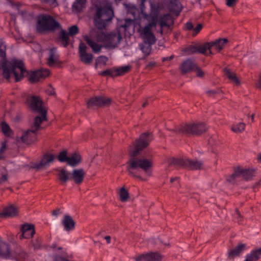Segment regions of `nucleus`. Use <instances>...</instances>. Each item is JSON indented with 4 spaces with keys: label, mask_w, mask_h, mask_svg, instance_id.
<instances>
[{
    "label": "nucleus",
    "mask_w": 261,
    "mask_h": 261,
    "mask_svg": "<svg viewBox=\"0 0 261 261\" xmlns=\"http://www.w3.org/2000/svg\"><path fill=\"white\" fill-rule=\"evenodd\" d=\"M151 140L150 134L144 133L136 141V144L134 146H130L129 148V154L132 158L127 163V171L129 174L142 181H146V179L136 175L134 170L141 169L148 176H151L152 175L151 168L153 166V163L151 160L144 157L138 158H135L134 157L137 156L141 150L146 147Z\"/></svg>",
    "instance_id": "1"
},
{
    "label": "nucleus",
    "mask_w": 261,
    "mask_h": 261,
    "mask_svg": "<svg viewBox=\"0 0 261 261\" xmlns=\"http://www.w3.org/2000/svg\"><path fill=\"white\" fill-rule=\"evenodd\" d=\"M151 140L150 134L144 133L136 141V144L134 146H130L129 148V154L132 158L127 163V171L129 174L142 181H146V179L136 175L134 170L141 169L148 176H151L152 175L151 168L153 166V163L151 160L144 157L138 158H135L134 157L137 156L141 150L146 147Z\"/></svg>",
    "instance_id": "2"
},
{
    "label": "nucleus",
    "mask_w": 261,
    "mask_h": 261,
    "mask_svg": "<svg viewBox=\"0 0 261 261\" xmlns=\"http://www.w3.org/2000/svg\"><path fill=\"white\" fill-rule=\"evenodd\" d=\"M151 140L150 134L144 133L136 141V144L134 146H130L129 148V154L132 158L127 163V171L129 174L142 181H146V179L136 175L134 170L141 169L148 176H151L152 175L151 168L153 166V163L151 160L144 157L138 158H135L134 157L137 156L141 150L146 147Z\"/></svg>",
    "instance_id": "3"
},
{
    "label": "nucleus",
    "mask_w": 261,
    "mask_h": 261,
    "mask_svg": "<svg viewBox=\"0 0 261 261\" xmlns=\"http://www.w3.org/2000/svg\"><path fill=\"white\" fill-rule=\"evenodd\" d=\"M3 68L4 77L8 81L14 79L16 82L20 81L23 77L28 74V80L31 83H34L45 79L50 74L48 69H40L28 74L22 62L16 60H12L11 63H3Z\"/></svg>",
    "instance_id": "4"
},
{
    "label": "nucleus",
    "mask_w": 261,
    "mask_h": 261,
    "mask_svg": "<svg viewBox=\"0 0 261 261\" xmlns=\"http://www.w3.org/2000/svg\"><path fill=\"white\" fill-rule=\"evenodd\" d=\"M90 37H85V40L95 53H99L102 47L111 49L117 47L122 38L118 30L107 33L99 31L95 35L91 32Z\"/></svg>",
    "instance_id": "5"
},
{
    "label": "nucleus",
    "mask_w": 261,
    "mask_h": 261,
    "mask_svg": "<svg viewBox=\"0 0 261 261\" xmlns=\"http://www.w3.org/2000/svg\"><path fill=\"white\" fill-rule=\"evenodd\" d=\"M171 130L179 134L199 136L206 132L207 126L202 121H191L175 126Z\"/></svg>",
    "instance_id": "6"
},
{
    "label": "nucleus",
    "mask_w": 261,
    "mask_h": 261,
    "mask_svg": "<svg viewBox=\"0 0 261 261\" xmlns=\"http://www.w3.org/2000/svg\"><path fill=\"white\" fill-rule=\"evenodd\" d=\"M61 29V24L50 15H42L38 18L36 30L39 33L53 32Z\"/></svg>",
    "instance_id": "7"
},
{
    "label": "nucleus",
    "mask_w": 261,
    "mask_h": 261,
    "mask_svg": "<svg viewBox=\"0 0 261 261\" xmlns=\"http://www.w3.org/2000/svg\"><path fill=\"white\" fill-rule=\"evenodd\" d=\"M113 16L114 13L110 6L98 8L94 17L96 27L99 29L105 28L107 23L112 20Z\"/></svg>",
    "instance_id": "8"
},
{
    "label": "nucleus",
    "mask_w": 261,
    "mask_h": 261,
    "mask_svg": "<svg viewBox=\"0 0 261 261\" xmlns=\"http://www.w3.org/2000/svg\"><path fill=\"white\" fill-rule=\"evenodd\" d=\"M148 20L149 23L140 31V35L144 42L153 44L155 42L156 39L151 31V28L155 27L159 21L158 15H151Z\"/></svg>",
    "instance_id": "9"
},
{
    "label": "nucleus",
    "mask_w": 261,
    "mask_h": 261,
    "mask_svg": "<svg viewBox=\"0 0 261 261\" xmlns=\"http://www.w3.org/2000/svg\"><path fill=\"white\" fill-rule=\"evenodd\" d=\"M256 170L254 168H245L240 166L234 168V172L231 175L232 179L241 176L246 181L250 180L255 176Z\"/></svg>",
    "instance_id": "10"
},
{
    "label": "nucleus",
    "mask_w": 261,
    "mask_h": 261,
    "mask_svg": "<svg viewBox=\"0 0 261 261\" xmlns=\"http://www.w3.org/2000/svg\"><path fill=\"white\" fill-rule=\"evenodd\" d=\"M55 155L51 152L45 153L39 162L33 163L31 168L34 169L36 171H39L45 169L49 164L53 162Z\"/></svg>",
    "instance_id": "11"
},
{
    "label": "nucleus",
    "mask_w": 261,
    "mask_h": 261,
    "mask_svg": "<svg viewBox=\"0 0 261 261\" xmlns=\"http://www.w3.org/2000/svg\"><path fill=\"white\" fill-rule=\"evenodd\" d=\"M25 103L30 109L37 113L42 112L43 110H47L43 106L42 100L39 96L36 95H29L26 99Z\"/></svg>",
    "instance_id": "12"
},
{
    "label": "nucleus",
    "mask_w": 261,
    "mask_h": 261,
    "mask_svg": "<svg viewBox=\"0 0 261 261\" xmlns=\"http://www.w3.org/2000/svg\"><path fill=\"white\" fill-rule=\"evenodd\" d=\"M112 101V99L106 96H95L91 98L87 101V107L91 108L93 107H106L109 106Z\"/></svg>",
    "instance_id": "13"
},
{
    "label": "nucleus",
    "mask_w": 261,
    "mask_h": 261,
    "mask_svg": "<svg viewBox=\"0 0 261 261\" xmlns=\"http://www.w3.org/2000/svg\"><path fill=\"white\" fill-rule=\"evenodd\" d=\"M20 139L25 144H31L37 140V131L31 127L30 129L23 132Z\"/></svg>",
    "instance_id": "14"
},
{
    "label": "nucleus",
    "mask_w": 261,
    "mask_h": 261,
    "mask_svg": "<svg viewBox=\"0 0 261 261\" xmlns=\"http://www.w3.org/2000/svg\"><path fill=\"white\" fill-rule=\"evenodd\" d=\"M87 47L84 43H81L79 45V54L81 60L86 64H90L92 62L93 56L87 52Z\"/></svg>",
    "instance_id": "15"
},
{
    "label": "nucleus",
    "mask_w": 261,
    "mask_h": 261,
    "mask_svg": "<svg viewBox=\"0 0 261 261\" xmlns=\"http://www.w3.org/2000/svg\"><path fill=\"white\" fill-rule=\"evenodd\" d=\"M196 65L193 59L188 58L181 63L179 69L182 74H186L193 71Z\"/></svg>",
    "instance_id": "16"
},
{
    "label": "nucleus",
    "mask_w": 261,
    "mask_h": 261,
    "mask_svg": "<svg viewBox=\"0 0 261 261\" xmlns=\"http://www.w3.org/2000/svg\"><path fill=\"white\" fill-rule=\"evenodd\" d=\"M86 174V172L83 168L74 169L70 174V180L76 185H80L84 181Z\"/></svg>",
    "instance_id": "17"
},
{
    "label": "nucleus",
    "mask_w": 261,
    "mask_h": 261,
    "mask_svg": "<svg viewBox=\"0 0 261 261\" xmlns=\"http://www.w3.org/2000/svg\"><path fill=\"white\" fill-rule=\"evenodd\" d=\"M185 167H187L192 170H200L203 169L204 164L202 160L197 159H190L186 158Z\"/></svg>",
    "instance_id": "18"
},
{
    "label": "nucleus",
    "mask_w": 261,
    "mask_h": 261,
    "mask_svg": "<svg viewBox=\"0 0 261 261\" xmlns=\"http://www.w3.org/2000/svg\"><path fill=\"white\" fill-rule=\"evenodd\" d=\"M21 231V234L19 237L20 239L32 238L35 233L34 226L28 224L22 225Z\"/></svg>",
    "instance_id": "19"
},
{
    "label": "nucleus",
    "mask_w": 261,
    "mask_h": 261,
    "mask_svg": "<svg viewBox=\"0 0 261 261\" xmlns=\"http://www.w3.org/2000/svg\"><path fill=\"white\" fill-rule=\"evenodd\" d=\"M223 71L227 78L235 86H239L241 85V81L237 76L236 73L231 69L225 67L223 69Z\"/></svg>",
    "instance_id": "20"
},
{
    "label": "nucleus",
    "mask_w": 261,
    "mask_h": 261,
    "mask_svg": "<svg viewBox=\"0 0 261 261\" xmlns=\"http://www.w3.org/2000/svg\"><path fill=\"white\" fill-rule=\"evenodd\" d=\"M39 113L41 116H36L35 118L33 124L31 126V127L37 132L41 128V124L47 120V110H43L42 112Z\"/></svg>",
    "instance_id": "21"
},
{
    "label": "nucleus",
    "mask_w": 261,
    "mask_h": 261,
    "mask_svg": "<svg viewBox=\"0 0 261 261\" xmlns=\"http://www.w3.org/2000/svg\"><path fill=\"white\" fill-rule=\"evenodd\" d=\"M186 160V158L171 157L167 159V162L169 167H185Z\"/></svg>",
    "instance_id": "22"
},
{
    "label": "nucleus",
    "mask_w": 261,
    "mask_h": 261,
    "mask_svg": "<svg viewBox=\"0 0 261 261\" xmlns=\"http://www.w3.org/2000/svg\"><path fill=\"white\" fill-rule=\"evenodd\" d=\"M62 224L64 226V229L67 231L73 230L75 227L74 220L70 216L68 215L64 216L62 220Z\"/></svg>",
    "instance_id": "23"
},
{
    "label": "nucleus",
    "mask_w": 261,
    "mask_h": 261,
    "mask_svg": "<svg viewBox=\"0 0 261 261\" xmlns=\"http://www.w3.org/2000/svg\"><path fill=\"white\" fill-rule=\"evenodd\" d=\"M117 193L118 195L119 199L121 202H126L130 199L128 189L124 185L119 188Z\"/></svg>",
    "instance_id": "24"
},
{
    "label": "nucleus",
    "mask_w": 261,
    "mask_h": 261,
    "mask_svg": "<svg viewBox=\"0 0 261 261\" xmlns=\"http://www.w3.org/2000/svg\"><path fill=\"white\" fill-rule=\"evenodd\" d=\"M246 248L245 244L239 243L236 247L228 252V258L233 259L235 257L240 256L246 249Z\"/></svg>",
    "instance_id": "25"
},
{
    "label": "nucleus",
    "mask_w": 261,
    "mask_h": 261,
    "mask_svg": "<svg viewBox=\"0 0 261 261\" xmlns=\"http://www.w3.org/2000/svg\"><path fill=\"white\" fill-rule=\"evenodd\" d=\"M18 207L14 205H10L3 210V212L1 213V215L5 217L16 216L18 214Z\"/></svg>",
    "instance_id": "26"
},
{
    "label": "nucleus",
    "mask_w": 261,
    "mask_h": 261,
    "mask_svg": "<svg viewBox=\"0 0 261 261\" xmlns=\"http://www.w3.org/2000/svg\"><path fill=\"white\" fill-rule=\"evenodd\" d=\"M228 41L226 38H219L214 41L210 42L211 47H214L217 52H220Z\"/></svg>",
    "instance_id": "27"
},
{
    "label": "nucleus",
    "mask_w": 261,
    "mask_h": 261,
    "mask_svg": "<svg viewBox=\"0 0 261 261\" xmlns=\"http://www.w3.org/2000/svg\"><path fill=\"white\" fill-rule=\"evenodd\" d=\"M59 62V57L56 52V48L49 49V55L47 60V64L50 66H53Z\"/></svg>",
    "instance_id": "28"
},
{
    "label": "nucleus",
    "mask_w": 261,
    "mask_h": 261,
    "mask_svg": "<svg viewBox=\"0 0 261 261\" xmlns=\"http://www.w3.org/2000/svg\"><path fill=\"white\" fill-rule=\"evenodd\" d=\"M211 48L210 42H206L201 45L197 44L198 53L206 56L213 54Z\"/></svg>",
    "instance_id": "29"
},
{
    "label": "nucleus",
    "mask_w": 261,
    "mask_h": 261,
    "mask_svg": "<svg viewBox=\"0 0 261 261\" xmlns=\"http://www.w3.org/2000/svg\"><path fill=\"white\" fill-rule=\"evenodd\" d=\"M58 177L62 184H65L67 181L70 179V175L65 168H62L59 170Z\"/></svg>",
    "instance_id": "30"
},
{
    "label": "nucleus",
    "mask_w": 261,
    "mask_h": 261,
    "mask_svg": "<svg viewBox=\"0 0 261 261\" xmlns=\"http://www.w3.org/2000/svg\"><path fill=\"white\" fill-rule=\"evenodd\" d=\"M81 162L82 158L81 155L75 152L68 156L67 163L71 166L74 167L81 163Z\"/></svg>",
    "instance_id": "31"
},
{
    "label": "nucleus",
    "mask_w": 261,
    "mask_h": 261,
    "mask_svg": "<svg viewBox=\"0 0 261 261\" xmlns=\"http://www.w3.org/2000/svg\"><path fill=\"white\" fill-rule=\"evenodd\" d=\"M149 261H163L164 255L158 251L147 253Z\"/></svg>",
    "instance_id": "32"
},
{
    "label": "nucleus",
    "mask_w": 261,
    "mask_h": 261,
    "mask_svg": "<svg viewBox=\"0 0 261 261\" xmlns=\"http://www.w3.org/2000/svg\"><path fill=\"white\" fill-rule=\"evenodd\" d=\"M10 253L9 245L0 240V255L7 257Z\"/></svg>",
    "instance_id": "33"
},
{
    "label": "nucleus",
    "mask_w": 261,
    "mask_h": 261,
    "mask_svg": "<svg viewBox=\"0 0 261 261\" xmlns=\"http://www.w3.org/2000/svg\"><path fill=\"white\" fill-rule=\"evenodd\" d=\"M181 51L185 56H190L198 53L197 44L190 45L187 47L183 48Z\"/></svg>",
    "instance_id": "34"
},
{
    "label": "nucleus",
    "mask_w": 261,
    "mask_h": 261,
    "mask_svg": "<svg viewBox=\"0 0 261 261\" xmlns=\"http://www.w3.org/2000/svg\"><path fill=\"white\" fill-rule=\"evenodd\" d=\"M246 125L243 122H239L233 124L231 127V129L236 134L242 133L245 129Z\"/></svg>",
    "instance_id": "35"
},
{
    "label": "nucleus",
    "mask_w": 261,
    "mask_h": 261,
    "mask_svg": "<svg viewBox=\"0 0 261 261\" xmlns=\"http://www.w3.org/2000/svg\"><path fill=\"white\" fill-rule=\"evenodd\" d=\"M86 0H76L73 3L72 8L76 11L79 12L85 7Z\"/></svg>",
    "instance_id": "36"
},
{
    "label": "nucleus",
    "mask_w": 261,
    "mask_h": 261,
    "mask_svg": "<svg viewBox=\"0 0 261 261\" xmlns=\"http://www.w3.org/2000/svg\"><path fill=\"white\" fill-rule=\"evenodd\" d=\"M130 68L131 67L129 65L115 68L116 76H117L122 75L127 73L130 70Z\"/></svg>",
    "instance_id": "37"
},
{
    "label": "nucleus",
    "mask_w": 261,
    "mask_h": 261,
    "mask_svg": "<svg viewBox=\"0 0 261 261\" xmlns=\"http://www.w3.org/2000/svg\"><path fill=\"white\" fill-rule=\"evenodd\" d=\"M60 32V37L62 40V43L64 46H66L69 43V35L65 31L62 30V29Z\"/></svg>",
    "instance_id": "38"
},
{
    "label": "nucleus",
    "mask_w": 261,
    "mask_h": 261,
    "mask_svg": "<svg viewBox=\"0 0 261 261\" xmlns=\"http://www.w3.org/2000/svg\"><path fill=\"white\" fill-rule=\"evenodd\" d=\"M151 45V44L145 42H144L143 43H142L140 45L141 49L146 56H148L150 53L151 50V47L150 46Z\"/></svg>",
    "instance_id": "39"
},
{
    "label": "nucleus",
    "mask_w": 261,
    "mask_h": 261,
    "mask_svg": "<svg viewBox=\"0 0 261 261\" xmlns=\"http://www.w3.org/2000/svg\"><path fill=\"white\" fill-rule=\"evenodd\" d=\"M171 8L174 11H179L181 10V6L178 0H169Z\"/></svg>",
    "instance_id": "40"
},
{
    "label": "nucleus",
    "mask_w": 261,
    "mask_h": 261,
    "mask_svg": "<svg viewBox=\"0 0 261 261\" xmlns=\"http://www.w3.org/2000/svg\"><path fill=\"white\" fill-rule=\"evenodd\" d=\"M3 133L5 136H11L13 133L9 126L5 122L2 123Z\"/></svg>",
    "instance_id": "41"
},
{
    "label": "nucleus",
    "mask_w": 261,
    "mask_h": 261,
    "mask_svg": "<svg viewBox=\"0 0 261 261\" xmlns=\"http://www.w3.org/2000/svg\"><path fill=\"white\" fill-rule=\"evenodd\" d=\"M58 160L61 162H67L68 156L67 155V151L63 150L61 151L57 156Z\"/></svg>",
    "instance_id": "42"
},
{
    "label": "nucleus",
    "mask_w": 261,
    "mask_h": 261,
    "mask_svg": "<svg viewBox=\"0 0 261 261\" xmlns=\"http://www.w3.org/2000/svg\"><path fill=\"white\" fill-rule=\"evenodd\" d=\"M193 71L195 72L197 77L201 79L204 78L205 74V72L197 64L196 65V67L194 68Z\"/></svg>",
    "instance_id": "43"
},
{
    "label": "nucleus",
    "mask_w": 261,
    "mask_h": 261,
    "mask_svg": "<svg viewBox=\"0 0 261 261\" xmlns=\"http://www.w3.org/2000/svg\"><path fill=\"white\" fill-rule=\"evenodd\" d=\"M108 60V58L105 56H101L99 57L96 60V63L95 64V68H97L98 64H103V65H106Z\"/></svg>",
    "instance_id": "44"
},
{
    "label": "nucleus",
    "mask_w": 261,
    "mask_h": 261,
    "mask_svg": "<svg viewBox=\"0 0 261 261\" xmlns=\"http://www.w3.org/2000/svg\"><path fill=\"white\" fill-rule=\"evenodd\" d=\"M100 74L102 76H110L112 77H115L116 72L115 68L108 69L105 71H102Z\"/></svg>",
    "instance_id": "45"
},
{
    "label": "nucleus",
    "mask_w": 261,
    "mask_h": 261,
    "mask_svg": "<svg viewBox=\"0 0 261 261\" xmlns=\"http://www.w3.org/2000/svg\"><path fill=\"white\" fill-rule=\"evenodd\" d=\"M134 259L135 261H149L147 253L137 255Z\"/></svg>",
    "instance_id": "46"
},
{
    "label": "nucleus",
    "mask_w": 261,
    "mask_h": 261,
    "mask_svg": "<svg viewBox=\"0 0 261 261\" xmlns=\"http://www.w3.org/2000/svg\"><path fill=\"white\" fill-rule=\"evenodd\" d=\"M16 255L17 259H24L28 257V254L21 249L16 250Z\"/></svg>",
    "instance_id": "47"
},
{
    "label": "nucleus",
    "mask_w": 261,
    "mask_h": 261,
    "mask_svg": "<svg viewBox=\"0 0 261 261\" xmlns=\"http://www.w3.org/2000/svg\"><path fill=\"white\" fill-rule=\"evenodd\" d=\"M7 146L6 141L2 142L1 143V147L0 148V159L4 158V153L7 150Z\"/></svg>",
    "instance_id": "48"
},
{
    "label": "nucleus",
    "mask_w": 261,
    "mask_h": 261,
    "mask_svg": "<svg viewBox=\"0 0 261 261\" xmlns=\"http://www.w3.org/2000/svg\"><path fill=\"white\" fill-rule=\"evenodd\" d=\"M258 260L257 256L251 251L250 253L248 254L244 261H257Z\"/></svg>",
    "instance_id": "49"
},
{
    "label": "nucleus",
    "mask_w": 261,
    "mask_h": 261,
    "mask_svg": "<svg viewBox=\"0 0 261 261\" xmlns=\"http://www.w3.org/2000/svg\"><path fill=\"white\" fill-rule=\"evenodd\" d=\"M79 30L77 25H72L69 28V34L71 36H74L78 34Z\"/></svg>",
    "instance_id": "50"
},
{
    "label": "nucleus",
    "mask_w": 261,
    "mask_h": 261,
    "mask_svg": "<svg viewBox=\"0 0 261 261\" xmlns=\"http://www.w3.org/2000/svg\"><path fill=\"white\" fill-rule=\"evenodd\" d=\"M209 143L212 146H218L220 144V142L217 138L211 137L209 140Z\"/></svg>",
    "instance_id": "51"
},
{
    "label": "nucleus",
    "mask_w": 261,
    "mask_h": 261,
    "mask_svg": "<svg viewBox=\"0 0 261 261\" xmlns=\"http://www.w3.org/2000/svg\"><path fill=\"white\" fill-rule=\"evenodd\" d=\"M33 245L34 246V249H39L41 247V241L40 240L38 239H36L34 240L33 242Z\"/></svg>",
    "instance_id": "52"
},
{
    "label": "nucleus",
    "mask_w": 261,
    "mask_h": 261,
    "mask_svg": "<svg viewBox=\"0 0 261 261\" xmlns=\"http://www.w3.org/2000/svg\"><path fill=\"white\" fill-rule=\"evenodd\" d=\"M226 5L229 7H234L237 3L238 0H225Z\"/></svg>",
    "instance_id": "53"
},
{
    "label": "nucleus",
    "mask_w": 261,
    "mask_h": 261,
    "mask_svg": "<svg viewBox=\"0 0 261 261\" xmlns=\"http://www.w3.org/2000/svg\"><path fill=\"white\" fill-rule=\"evenodd\" d=\"M54 261H69V260L64 255H57L54 257Z\"/></svg>",
    "instance_id": "54"
},
{
    "label": "nucleus",
    "mask_w": 261,
    "mask_h": 261,
    "mask_svg": "<svg viewBox=\"0 0 261 261\" xmlns=\"http://www.w3.org/2000/svg\"><path fill=\"white\" fill-rule=\"evenodd\" d=\"M158 240L161 243H162L163 245H164L165 246L169 247L170 246V242L169 240H164L162 238H158Z\"/></svg>",
    "instance_id": "55"
},
{
    "label": "nucleus",
    "mask_w": 261,
    "mask_h": 261,
    "mask_svg": "<svg viewBox=\"0 0 261 261\" xmlns=\"http://www.w3.org/2000/svg\"><path fill=\"white\" fill-rule=\"evenodd\" d=\"M202 25L201 24H197L196 27L194 29L193 35L195 36L196 34H197L200 32V31L202 29Z\"/></svg>",
    "instance_id": "56"
},
{
    "label": "nucleus",
    "mask_w": 261,
    "mask_h": 261,
    "mask_svg": "<svg viewBox=\"0 0 261 261\" xmlns=\"http://www.w3.org/2000/svg\"><path fill=\"white\" fill-rule=\"evenodd\" d=\"M254 254L257 256V259H258L261 256V247L257 248L255 250L252 251Z\"/></svg>",
    "instance_id": "57"
},
{
    "label": "nucleus",
    "mask_w": 261,
    "mask_h": 261,
    "mask_svg": "<svg viewBox=\"0 0 261 261\" xmlns=\"http://www.w3.org/2000/svg\"><path fill=\"white\" fill-rule=\"evenodd\" d=\"M156 65L154 62H150L146 65V68L151 69L153 68Z\"/></svg>",
    "instance_id": "58"
},
{
    "label": "nucleus",
    "mask_w": 261,
    "mask_h": 261,
    "mask_svg": "<svg viewBox=\"0 0 261 261\" xmlns=\"http://www.w3.org/2000/svg\"><path fill=\"white\" fill-rule=\"evenodd\" d=\"M255 87L256 88L261 90V75L259 76L258 81L255 84Z\"/></svg>",
    "instance_id": "59"
},
{
    "label": "nucleus",
    "mask_w": 261,
    "mask_h": 261,
    "mask_svg": "<svg viewBox=\"0 0 261 261\" xmlns=\"http://www.w3.org/2000/svg\"><path fill=\"white\" fill-rule=\"evenodd\" d=\"M8 177L6 174H3L1 177H0V184L7 180Z\"/></svg>",
    "instance_id": "60"
},
{
    "label": "nucleus",
    "mask_w": 261,
    "mask_h": 261,
    "mask_svg": "<svg viewBox=\"0 0 261 261\" xmlns=\"http://www.w3.org/2000/svg\"><path fill=\"white\" fill-rule=\"evenodd\" d=\"M206 92L209 95H213L217 93L216 91L213 90H207Z\"/></svg>",
    "instance_id": "61"
},
{
    "label": "nucleus",
    "mask_w": 261,
    "mask_h": 261,
    "mask_svg": "<svg viewBox=\"0 0 261 261\" xmlns=\"http://www.w3.org/2000/svg\"><path fill=\"white\" fill-rule=\"evenodd\" d=\"M186 28L188 30H190L193 28V25L191 22H187L186 23Z\"/></svg>",
    "instance_id": "62"
},
{
    "label": "nucleus",
    "mask_w": 261,
    "mask_h": 261,
    "mask_svg": "<svg viewBox=\"0 0 261 261\" xmlns=\"http://www.w3.org/2000/svg\"><path fill=\"white\" fill-rule=\"evenodd\" d=\"M46 2L50 3L54 6H56V1L57 0H45Z\"/></svg>",
    "instance_id": "63"
},
{
    "label": "nucleus",
    "mask_w": 261,
    "mask_h": 261,
    "mask_svg": "<svg viewBox=\"0 0 261 261\" xmlns=\"http://www.w3.org/2000/svg\"><path fill=\"white\" fill-rule=\"evenodd\" d=\"M0 56H1L3 58H5L6 56L5 50H3L2 48L0 49Z\"/></svg>",
    "instance_id": "64"
}]
</instances>
